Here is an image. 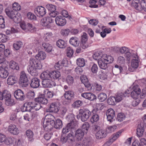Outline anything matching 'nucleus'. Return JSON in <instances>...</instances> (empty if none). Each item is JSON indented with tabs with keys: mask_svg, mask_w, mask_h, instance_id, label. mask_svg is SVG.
I'll return each instance as SVG.
<instances>
[{
	"mask_svg": "<svg viewBox=\"0 0 146 146\" xmlns=\"http://www.w3.org/2000/svg\"><path fill=\"white\" fill-rule=\"evenodd\" d=\"M29 68L27 69L28 72L34 76H37L38 73L36 69H40L42 65L40 62L37 59L34 58H31L29 60Z\"/></svg>",
	"mask_w": 146,
	"mask_h": 146,
	"instance_id": "obj_1",
	"label": "nucleus"
},
{
	"mask_svg": "<svg viewBox=\"0 0 146 146\" xmlns=\"http://www.w3.org/2000/svg\"><path fill=\"white\" fill-rule=\"evenodd\" d=\"M79 114L81 120L83 122L86 121L91 115L90 111L87 109H81L79 111Z\"/></svg>",
	"mask_w": 146,
	"mask_h": 146,
	"instance_id": "obj_2",
	"label": "nucleus"
},
{
	"mask_svg": "<svg viewBox=\"0 0 146 146\" xmlns=\"http://www.w3.org/2000/svg\"><path fill=\"white\" fill-rule=\"evenodd\" d=\"M19 83L23 87H26L29 84V80L26 74L24 71L20 73Z\"/></svg>",
	"mask_w": 146,
	"mask_h": 146,
	"instance_id": "obj_3",
	"label": "nucleus"
},
{
	"mask_svg": "<svg viewBox=\"0 0 146 146\" xmlns=\"http://www.w3.org/2000/svg\"><path fill=\"white\" fill-rule=\"evenodd\" d=\"M146 127V115L145 116V118L143 121L141 122L138 124L137 129V134L139 137L141 136L144 131V126Z\"/></svg>",
	"mask_w": 146,
	"mask_h": 146,
	"instance_id": "obj_4",
	"label": "nucleus"
},
{
	"mask_svg": "<svg viewBox=\"0 0 146 146\" xmlns=\"http://www.w3.org/2000/svg\"><path fill=\"white\" fill-rule=\"evenodd\" d=\"M52 22V19L50 17H47L43 18L41 20L40 24L43 27H47V28H50V24Z\"/></svg>",
	"mask_w": 146,
	"mask_h": 146,
	"instance_id": "obj_5",
	"label": "nucleus"
},
{
	"mask_svg": "<svg viewBox=\"0 0 146 146\" xmlns=\"http://www.w3.org/2000/svg\"><path fill=\"white\" fill-rule=\"evenodd\" d=\"M42 86L45 88H50L56 85V83L51 78L42 80Z\"/></svg>",
	"mask_w": 146,
	"mask_h": 146,
	"instance_id": "obj_6",
	"label": "nucleus"
},
{
	"mask_svg": "<svg viewBox=\"0 0 146 146\" xmlns=\"http://www.w3.org/2000/svg\"><path fill=\"white\" fill-rule=\"evenodd\" d=\"M14 95L15 97L18 101H23L25 98L24 92L20 89L15 91L14 93Z\"/></svg>",
	"mask_w": 146,
	"mask_h": 146,
	"instance_id": "obj_7",
	"label": "nucleus"
},
{
	"mask_svg": "<svg viewBox=\"0 0 146 146\" xmlns=\"http://www.w3.org/2000/svg\"><path fill=\"white\" fill-rule=\"evenodd\" d=\"M65 93L64 94V96L65 99L68 101H65L64 102V104H68L70 102L72 98H73L74 96V93L71 91H65Z\"/></svg>",
	"mask_w": 146,
	"mask_h": 146,
	"instance_id": "obj_8",
	"label": "nucleus"
},
{
	"mask_svg": "<svg viewBox=\"0 0 146 146\" xmlns=\"http://www.w3.org/2000/svg\"><path fill=\"white\" fill-rule=\"evenodd\" d=\"M106 115L108 121L111 122L114 120V118L115 116V111L112 109H108L107 111Z\"/></svg>",
	"mask_w": 146,
	"mask_h": 146,
	"instance_id": "obj_9",
	"label": "nucleus"
},
{
	"mask_svg": "<svg viewBox=\"0 0 146 146\" xmlns=\"http://www.w3.org/2000/svg\"><path fill=\"white\" fill-rule=\"evenodd\" d=\"M7 96L5 98V103L7 106H12L15 104L14 101L13 99L11 98V94L9 92L6 94Z\"/></svg>",
	"mask_w": 146,
	"mask_h": 146,
	"instance_id": "obj_10",
	"label": "nucleus"
},
{
	"mask_svg": "<svg viewBox=\"0 0 146 146\" xmlns=\"http://www.w3.org/2000/svg\"><path fill=\"white\" fill-rule=\"evenodd\" d=\"M8 131L12 134L17 135L19 133V130L15 125L10 124L8 127Z\"/></svg>",
	"mask_w": 146,
	"mask_h": 146,
	"instance_id": "obj_11",
	"label": "nucleus"
},
{
	"mask_svg": "<svg viewBox=\"0 0 146 146\" xmlns=\"http://www.w3.org/2000/svg\"><path fill=\"white\" fill-rule=\"evenodd\" d=\"M55 21L56 24L59 26H63L66 23V20L65 18L60 16L57 17Z\"/></svg>",
	"mask_w": 146,
	"mask_h": 146,
	"instance_id": "obj_12",
	"label": "nucleus"
},
{
	"mask_svg": "<svg viewBox=\"0 0 146 146\" xmlns=\"http://www.w3.org/2000/svg\"><path fill=\"white\" fill-rule=\"evenodd\" d=\"M81 96L89 100L93 101L96 99V96L92 93L90 92H86L82 93Z\"/></svg>",
	"mask_w": 146,
	"mask_h": 146,
	"instance_id": "obj_13",
	"label": "nucleus"
},
{
	"mask_svg": "<svg viewBox=\"0 0 146 146\" xmlns=\"http://www.w3.org/2000/svg\"><path fill=\"white\" fill-rule=\"evenodd\" d=\"M60 109L59 105L56 102H53L50 105L49 110L51 112H58Z\"/></svg>",
	"mask_w": 146,
	"mask_h": 146,
	"instance_id": "obj_14",
	"label": "nucleus"
},
{
	"mask_svg": "<svg viewBox=\"0 0 146 146\" xmlns=\"http://www.w3.org/2000/svg\"><path fill=\"white\" fill-rule=\"evenodd\" d=\"M32 109H33L32 102H27L24 104L21 108V110L23 112L30 111Z\"/></svg>",
	"mask_w": 146,
	"mask_h": 146,
	"instance_id": "obj_15",
	"label": "nucleus"
},
{
	"mask_svg": "<svg viewBox=\"0 0 146 146\" xmlns=\"http://www.w3.org/2000/svg\"><path fill=\"white\" fill-rule=\"evenodd\" d=\"M40 80L37 78H35L32 79L30 86L31 87L36 88H38L40 86Z\"/></svg>",
	"mask_w": 146,
	"mask_h": 146,
	"instance_id": "obj_16",
	"label": "nucleus"
},
{
	"mask_svg": "<svg viewBox=\"0 0 146 146\" xmlns=\"http://www.w3.org/2000/svg\"><path fill=\"white\" fill-rule=\"evenodd\" d=\"M51 121H49L47 120H44L43 122V126L44 129L48 131H50L52 129L51 126L50 124L52 123Z\"/></svg>",
	"mask_w": 146,
	"mask_h": 146,
	"instance_id": "obj_17",
	"label": "nucleus"
},
{
	"mask_svg": "<svg viewBox=\"0 0 146 146\" xmlns=\"http://www.w3.org/2000/svg\"><path fill=\"white\" fill-rule=\"evenodd\" d=\"M84 135V132L81 129H78L75 133L76 137L78 141H81Z\"/></svg>",
	"mask_w": 146,
	"mask_h": 146,
	"instance_id": "obj_18",
	"label": "nucleus"
},
{
	"mask_svg": "<svg viewBox=\"0 0 146 146\" xmlns=\"http://www.w3.org/2000/svg\"><path fill=\"white\" fill-rule=\"evenodd\" d=\"M51 122L52 123H54L53 126L56 129H59L62 127V122L59 119H57L55 121L52 120Z\"/></svg>",
	"mask_w": 146,
	"mask_h": 146,
	"instance_id": "obj_19",
	"label": "nucleus"
},
{
	"mask_svg": "<svg viewBox=\"0 0 146 146\" xmlns=\"http://www.w3.org/2000/svg\"><path fill=\"white\" fill-rule=\"evenodd\" d=\"M35 57L37 60H43L45 59L46 57V54L44 52L40 51L36 55Z\"/></svg>",
	"mask_w": 146,
	"mask_h": 146,
	"instance_id": "obj_20",
	"label": "nucleus"
},
{
	"mask_svg": "<svg viewBox=\"0 0 146 146\" xmlns=\"http://www.w3.org/2000/svg\"><path fill=\"white\" fill-rule=\"evenodd\" d=\"M123 70L122 67L117 64L114 67L112 68V72L113 74L117 75L120 73Z\"/></svg>",
	"mask_w": 146,
	"mask_h": 146,
	"instance_id": "obj_21",
	"label": "nucleus"
},
{
	"mask_svg": "<svg viewBox=\"0 0 146 146\" xmlns=\"http://www.w3.org/2000/svg\"><path fill=\"white\" fill-rule=\"evenodd\" d=\"M98 63L100 68L102 69H105L108 67V64L102 57L101 59L98 61Z\"/></svg>",
	"mask_w": 146,
	"mask_h": 146,
	"instance_id": "obj_22",
	"label": "nucleus"
},
{
	"mask_svg": "<svg viewBox=\"0 0 146 146\" xmlns=\"http://www.w3.org/2000/svg\"><path fill=\"white\" fill-rule=\"evenodd\" d=\"M9 73L3 67H0V76L3 78H5L8 76Z\"/></svg>",
	"mask_w": 146,
	"mask_h": 146,
	"instance_id": "obj_23",
	"label": "nucleus"
},
{
	"mask_svg": "<svg viewBox=\"0 0 146 146\" xmlns=\"http://www.w3.org/2000/svg\"><path fill=\"white\" fill-rule=\"evenodd\" d=\"M50 78L57 79L60 76V73L58 71H54L50 72Z\"/></svg>",
	"mask_w": 146,
	"mask_h": 146,
	"instance_id": "obj_24",
	"label": "nucleus"
},
{
	"mask_svg": "<svg viewBox=\"0 0 146 146\" xmlns=\"http://www.w3.org/2000/svg\"><path fill=\"white\" fill-rule=\"evenodd\" d=\"M17 82V78L14 76L11 75L9 76L7 81V84L9 85H13Z\"/></svg>",
	"mask_w": 146,
	"mask_h": 146,
	"instance_id": "obj_25",
	"label": "nucleus"
},
{
	"mask_svg": "<svg viewBox=\"0 0 146 146\" xmlns=\"http://www.w3.org/2000/svg\"><path fill=\"white\" fill-rule=\"evenodd\" d=\"M17 11L15 10H5L6 14L11 19H13L17 14Z\"/></svg>",
	"mask_w": 146,
	"mask_h": 146,
	"instance_id": "obj_26",
	"label": "nucleus"
},
{
	"mask_svg": "<svg viewBox=\"0 0 146 146\" xmlns=\"http://www.w3.org/2000/svg\"><path fill=\"white\" fill-rule=\"evenodd\" d=\"M80 79L81 82L84 84L86 87L88 88L90 87L91 85L86 76H81Z\"/></svg>",
	"mask_w": 146,
	"mask_h": 146,
	"instance_id": "obj_27",
	"label": "nucleus"
},
{
	"mask_svg": "<svg viewBox=\"0 0 146 146\" xmlns=\"http://www.w3.org/2000/svg\"><path fill=\"white\" fill-rule=\"evenodd\" d=\"M92 143V140L91 137L84 138L82 141V144L86 146H90Z\"/></svg>",
	"mask_w": 146,
	"mask_h": 146,
	"instance_id": "obj_28",
	"label": "nucleus"
},
{
	"mask_svg": "<svg viewBox=\"0 0 146 146\" xmlns=\"http://www.w3.org/2000/svg\"><path fill=\"white\" fill-rule=\"evenodd\" d=\"M102 57L108 64L112 63L114 60L112 56L107 54L104 55Z\"/></svg>",
	"mask_w": 146,
	"mask_h": 146,
	"instance_id": "obj_29",
	"label": "nucleus"
},
{
	"mask_svg": "<svg viewBox=\"0 0 146 146\" xmlns=\"http://www.w3.org/2000/svg\"><path fill=\"white\" fill-rule=\"evenodd\" d=\"M42 46L44 50L47 52H51L52 50V46L49 43L43 42L42 43Z\"/></svg>",
	"mask_w": 146,
	"mask_h": 146,
	"instance_id": "obj_30",
	"label": "nucleus"
},
{
	"mask_svg": "<svg viewBox=\"0 0 146 146\" xmlns=\"http://www.w3.org/2000/svg\"><path fill=\"white\" fill-rule=\"evenodd\" d=\"M106 134L104 131L100 130L96 132V137L97 139H100L105 137Z\"/></svg>",
	"mask_w": 146,
	"mask_h": 146,
	"instance_id": "obj_31",
	"label": "nucleus"
},
{
	"mask_svg": "<svg viewBox=\"0 0 146 146\" xmlns=\"http://www.w3.org/2000/svg\"><path fill=\"white\" fill-rule=\"evenodd\" d=\"M66 126L70 130V132H72L76 128L77 123L76 121H72L68 123Z\"/></svg>",
	"mask_w": 146,
	"mask_h": 146,
	"instance_id": "obj_32",
	"label": "nucleus"
},
{
	"mask_svg": "<svg viewBox=\"0 0 146 146\" xmlns=\"http://www.w3.org/2000/svg\"><path fill=\"white\" fill-rule=\"evenodd\" d=\"M9 67L13 70H18L19 68L18 64L13 60L11 61L9 63Z\"/></svg>",
	"mask_w": 146,
	"mask_h": 146,
	"instance_id": "obj_33",
	"label": "nucleus"
},
{
	"mask_svg": "<svg viewBox=\"0 0 146 146\" xmlns=\"http://www.w3.org/2000/svg\"><path fill=\"white\" fill-rule=\"evenodd\" d=\"M56 45L60 48H64L66 46V44L62 39H59L56 42Z\"/></svg>",
	"mask_w": 146,
	"mask_h": 146,
	"instance_id": "obj_34",
	"label": "nucleus"
},
{
	"mask_svg": "<svg viewBox=\"0 0 146 146\" xmlns=\"http://www.w3.org/2000/svg\"><path fill=\"white\" fill-rule=\"evenodd\" d=\"M70 44L74 46H77L78 45L79 41L78 39L76 37H72L69 40Z\"/></svg>",
	"mask_w": 146,
	"mask_h": 146,
	"instance_id": "obj_35",
	"label": "nucleus"
},
{
	"mask_svg": "<svg viewBox=\"0 0 146 146\" xmlns=\"http://www.w3.org/2000/svg\"><path fill=\"white\" fill-rule=\"evenodd\" d=\"M35 101L39 102L40 104H45L48 103L47 99L43 97L36 98L35 99Z\"/></svg>",
	"mask_w": 146,
	"mask_h": 146,
	"instance_id": "obj_36",
	"label": "nucleus"
},
{
	"mask_svg": "<svg viewBox=\"0 0 146 146\" xmlns=\"http://www.w3.org/2000/svg\"><path fill=\"white\" fill-rule=\"evenodd\" d=\"M26 134L29 141H31L33 140L34 133L32 131L30 130H27Z\"/></svg>",
	"mask_w": 146,
	"mask_h": 146,
	"instance_id": "obj_37",
	"label": "nucleus"
},
{
	"mask_svg": "<svg viewBox=\"0 0 146 146\" xmlns=\"http://www.w3.org/2000/svg\"><path fill=\"white\" fill-rule=\"evenodd\" d=\"M33 109H34L35 110L37 111L40 109L42 107L39 102H32Z\"/></svg>",
	"mask_w": 146,
	"mask_h": 146,
	"instance_id": "obj_38",
	"label": "nucleus"
},
{
	"mask_svg": "<svg viewBox=\"0 0 146 146\" xmlns=\"http://www.w3.org/2000/svg\"><path fill=\"white\" fill-rule=\"evenodd\" d=\"M40 77L43 80L50 78V72L48 73L46 72H43L40 74Z\"/></svg>",
	"mask_w": 146,
	"mask_h": 146,
	"instance_id": "obj_39",
	"label": "nucleus"
},
{
	"mask_svg": "<svg viewBox=\"0 0 146 146\" xmlns=\"http://www.w3.org/2000/svg\"><path fill=\"white\" fill-rule=\"evenodd\" d=\"M115 97L117 102H120L123 100L124 98L123 93L121 92L117 93Z\"/></svg>",
	"mask_w": 146,
	"mask_h": 146,
	"instance_id": "obj_40",
	"label": "nucleus"
},
{
	"mask_svg": "<svg viewBox=\"0 0 146 146\" xmlns=\"http://www.w3.org/2000/svg\"><path fill=\"white\" fill-rule=\"evenodd\" d=\"M98 98L100 102H103L107 99V96L106 94L101 93L98 95Z\"/></svg>",
	"mask_w": 146,
	"mask_h": 146,
	"instance_id": "obj_41",
	"label": "nucleus"
},
{
	"mask_svg": "<svg viewBox=\"0 0 146 146\" xmlns=\"http://www.w3.org/2000/svg\"><path fill=\"white\" fill-rule=\"evenodd\" d=\"M139 60L137 59H133L131 61V66L132 67L135 69L137 68L139 66Z\"/></svg>",
	"mask_w": 146,
	"mask_h": 146,
	"instance_id": "obj_42",
	"label": "nucleus"
},
{
	"mask_svg": "<svg viewBox=\"0 0 146 146\" xmlns=\"http://www.w3.org/2000/svg\"><path fill=\"white\" fill-rule=\"evenodd\" d=\"M108 104L111 105H115L117 103L115 96H111L108 98L107 100Z\"/></svg>",
	"mask_w": 146,
	"mask_h": 146,
	"instance_id": "obj_43",
	"label": "nucleus"
},
{
	"mask_svg": "<svg viewBox=\"0 0 146 146\" xmlns=\"http://www.w3.org/2000/svg\"><path fill=\"white\" fill-rule=\"evenodd\" d=\"M66 80L67 84L69 85H72L74 82L73 78L70 75H68L66 77Z\"/></svg>",
	"mask_w": 146,
	"mask_h": 146,
	"instance_id": "obj_44",
	"label": "nucleus"
},
{
	"mask_svg": "<svg viewBox=\"0 0 146 146\" xmlns=\"http://www.w3.org/2000/svg\"><path fill=\"white\" fill-rule=\"evenodd\" d=\"M68 141L69 143H72L74 141V138L73 132L72 131L68 134L67 136Z\"/></svg>",
	"mask_w": 146,
	"mask_h": 146,
	"instance_id": "obj_45",
	"label": "nucleus"
},
{
	"mask_svg": "<svg viewBox=\"0 0 146 146\" xmlns=\"http://www.w3.org/2000/svg\"><path fill=\"white\" fill-rule=\"evenodd\" d=\"M34 12L38 16L41 17L44 16L46 13V10H35Z\"/></svg>",
	"mask_w": 146,
	"mask_h": 146,
	"instance_id": "obj_46",
	"label": "nucleus"
},
{
	"mask_svg": "<svg viewBox=\"0 0 146 146\" xmlns=\"http://www.w3.org/2000/svg\"><path fill=\"white\" fill-rule=\"evenodd\" d=\"M22 42L20 41H19L14 43L13 46L15 50H18L22 47Z\"/></svg>",
	"mask_w": 146,
	"mask_h": 146,
	"instance_id": "obj_47",
	"label": "nucleus"
},
{
	"mask_svg": "<svg viewBox=\"0 0 146 146\" xmlns=\"http://www.w3.org/2000/svg\"><path fill=\"white\" fill-rule=\"evenodd\" d=\"M77 64L79 66L83 67L85 65V62L84 59L82 58H78L77 60Z\"/></svg>",
	"mask_w": 146,
	"mask_h": 146,
	"instance_id": "obj_48",
	"label": "nucleus"
},
{
	"mask_svg": "<svg viewBox=\"0 0 146 146\" xmlns=\"http://www.w3.org/2000/svg\"><path fill=\"white\" fill-rule=\"evenodd\" d=\"M66 55L67 56L69 57H72L74 53V51L72 48L70 47H68L66 50Z\"/></svg>",
	"mask_w": 146,
	"mask_h": 146,
	"instance_id": "obj_49",
	"label": "nucleus"
},
{
	"mask_svg": "<svg viewBox=\"0 0 146 146\" xmlns=\"http://www.w3.org/2000/svg\"><path fill=\"white\" fill-rule=\"evenodd\" d=\"M122 132V131L121 130L114 133L112 135V137L111 138L114 141L119 137V136L121 135Z\"/></svg>",
	"mask_w": 146,
	"mask_h": 146,
	"instance_id": "obj_50",
	"label": "nucleus"
},
{
	"mask_svg": "<svg viewBox=\"0 0 146 146\" xmlns=\"http://www.w3.org/2000/svg\"><path fill=\"white\" fill-rule=\"evenodd\" d=\"M9 92L7 90H5L2 92L0 91V100H3L5 98L7 95L6 94L8 93Z\"/></svg>",
	"mask_w": 146,
	"mask_h": 146,
	"instance_id": "obj_51",
	"label": "nucleus"
},
{
	"mask_svg": "<svg viewBox=\"0 0 146 146\" xmlns=\"http://www.w3.org/2000/svg\"><path fill=\"white\" fill-rule=\"evenodd\" d=\"M90 5L89 7L91 8H96L98 7V5L96 4V0H91L89 1Z\"/></svg>",
	"mask_w": 146,
	"mask_h": 146,
	"instance_id": "obj_52",
	"label": "nucleus"
},
{
	"mask_svg": "<svg viewBox=\"0 0 146 146\" xmlns=\"http://www.w3.org/2000/svg\"><path fill=\"white\" fill-rule=\"evenodd\" d=\"M132 89L133 91L132 92H141V90L140 89L139 86L137 84H133L132 85Z\"/></svg>",
	"mask_w": 146,
	"mask_h": 146,
	"instance_id": "obj_53",
	"label": "nucleus"
},
{
	"mask_svg": "<svg viewBox=\"0 0 146 146\" xmlns=\"http://www.w3.org/2000/svg\"><path fill=\"white\" fill-rule=\"evenodd\" d=\"M8 39V36L3 34H0V42H5Z\"/></svg>",
	"mask_w": 146,
	"mask_h": 146,
	"instance_id": "obj_54",
	"label": "nucleus"
},
{
	"mask_svg": "<svg viewBox=\"0 0 146 146\" xmlns=\"http://www.w3.org/2000/svg\"><path fill=\"white\" fill-rule=\"evenodd\" d=\"M141 92H131V96L133 99L135 100L137 99L139 96Z\"/></svg>",
	"mask_w": 146,
	"mask_h": 146,
	"instance_id": "obj_55",
	"label": "nucleus"
},
{
	"mask_svg": "<svg viewBox=\"0 0 146 146\" xmlns=\"http://www.w3.org/2000/svg\"><path fill=\"white\" fill-rule=\"evenodd\" d=\"M17 32V31L13 28H11L10 29H7L6 31V34L9 35L11 33H15Z\"/></svg>",
	"mask_w": 146,
	"mask_h": 146,
	"instance_id": "obj_56",
	"label": "nucleus"
},
{
	"mask_svg": "<svg viewBox=\"0 0 146 146\" xmlns=\"http://www.w3.org/2000/svg\"><path fill=\"white\" fill-rule=\"evenodd\" d=\"M125 118V116L124 114L123 113H119L117 117V120L120 121H122Z\"/></svg>",
	"mask_w": 146,
	"mask_h": 146,
	"instance_id": "obj_57",
	"label": "nucleus"
},
{
	"mask_svg": "<svg viewBox=\"0 0 146 146\" xmlns=\"http://www.w3.org/2000/svg\"><path fill=\"white\" fill-rule=\"evenodd\" d=\"M13 141L12 138L11 137H9L6 139L5 137V140L3 141V143L7 145H9L13 143Z\"/></svg>",
	"mask_w": 146,
	"mask_h": 146,
	"instance_id": "obj_58",
	"label": "nucleus"
},
{
	"mask_svg": "<svg viewBox=\"0 0 146 146\" xmlns=\"http://www.w3.org/2000/svg\"><path fill=\"white\" fill-rule=\"evenodd\" d=\"M99 119V117L98 114L93 115L91 119V121L92 123L97 122Z\"/></svg>",
	"mask_w": 146,
	"mask_h": 146,
	"instance_id": "obj_59",
	"label": "nucleus"
},
{
	"mask_svg": "<svg viewBox=\"0 0 146 146\" xmlns=\"http://www.w3.org/2000/svg\"><path fill=\"white\" fill-rule=\"evenodd\" d=\"M139 2V0H133L131 3V5L136 9L137 8H138L139 5L140 4Z\"/></svg>",
	"mask_w": 146,
	"mask_h": 146,
	"instance_id": "obj_60",
	"label": "nucleus"
},
{
	"mask_svg": "<svg viewBox=\"0 0 146 146\" xmlns=\"http://www.w3.org/2000/svg\"><path fill=\"white\" fill-rule=\"evenodd\" d=\"M27 17L28 19L31 20H35L36 19V16L34 14L30 12L27 13Z\"/></svg>",
	"mask_w": 146,
	"mask_h": 146,
	"instance_id": "obj_61",
	"label": "nucleus"
},
{
	"mask_svg": "<svg viewBox=\"0 0 146 146\" xmlns=\"http://www.w3.org/2000/svg\"><path fill=\"white\" fill-rule=\"evenodd\" d=\"M101 54L98 52H95L93 56V58L95 60H99L101 57Z\"/></svg>",
	"mask_w": 146,
	"mask_h": 146,
	"instance_id": "obj_62",
	"label": "nucleus"
},
{
	"mask_svg": "<svg viewBox=\"0 0 146 146\" xmlns=\"http://www.w3.org/2000/svg\"><path fill=\"white\" fill-rule=\"evenodd\" d=\"M125 60L124 58L122 56H119L117 59V62L120 64H124Z\"/></svg>",
	"mask_w": 146,
	"mask_h": 146,
	"instance_id": "obj_63",
	"label": "nucleus"
},
{
	"mask_svg": "<svg viewBox=\"0 0 146 146\" xmlns=\"http://www.w3.org/2000/svg\"><path fill=\"white\" fill-rule=\"evenodd\" d=\"M82 105V102L80 100H78L74 102L72 105V106L74 108H77Z\"/></svg>",
	"mask_w": 146,
	"mask_h": 146,
	"instance_id": "obj_64",
	"label": "nucleus"
}]
</instances>
